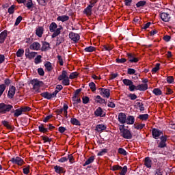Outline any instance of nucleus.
Instances as JSON below:
<instances>
[{
    "label": "nucleus",
    "mask_w": 175,
    "mask_h": 175,
    "mask_svg": "<svg viewBox=\"0 0 175 175\" xmlns=\"http://www.w3.org/2000/svg\"><path fill=\"white\" fill-rule=\"evenodd\" d=\"M62 25H59L55 23V22H52L49 25V31L50 32H53L51 36L52 39L54 38H57L59 35L61 34V30L63 29Z\"/></svg>",
    "instance_id": "1"
},
{
    "label": "nucleus",
    "mask_w": 175,
    "mask_h": 175,
    "mask_svg": "<svg viewBox=\"0 0 175 175\" xmlns=\"http://www.w3.org/2000/svg\"><path fill=\"white\" fill-rule=\"evenodd\" d=\"M120 135L124 139H131L133 137L132 133L128 129H125V125L122 124L119 126Z\"/></svg>",
    "instance_id": "2"
},
{
    "label": "nucleus",
    "mask_w": 175,
    "mask_h": 175,
    "mask_svg": "<svg viewBox=\"0 0 175 175\" xmlns=\"http://www.w3.org/2000/svg\"><path fill=\"white\" fill-rule=\"evenodd\" d=\"M12 109H13V105L10 104H6L4 103H0V114H6V113L10 112Z\"/></svg>",
    "instance_id": "3"
},
{
    "label": "nucleus",
    "mask_w": 175,
    "mask_h": 175,
    "mask_svg": "<svg viewBox=\"0 0 175 175\" xmlns=\"http://www.w3.org/2000/svg\"><path fill=\"white\" fill-rule=\"evenodd\" d=\"M30 84L33 85V90H35L36 92H39V88L43 85V81L34 79L30 81Z\"/></svg>",
    "instance_id": "4"
},
{
    "label": "nucleus",
    "mask_w": 175,
    "mask_h": 175,
    "mask_svg": "<svg viewBox=\"0 0 175 175\" xmlns=\"http://www.w3.org/2000/svg\"><path fill=\"white\" fill-rule=\"evenodd\" d=\"M123 84L124 85H127L129 87V91L133 92L135 91V88H136V85L133 84V82L131 79H124L122 80Z\"/></svg>",
    "instance_id": "5"
},
{
    "label": "nucleus",
    "mask_w": 175,
    "mask_h": 175,
    "mask_svg": "<svg viewBox=\"0 0 175 175\" xmlns=\"http://www.w3.org/2000/svg\"><path fill=\"white\" fill-rule=\"evenodd\" d=\"M10 162H12L14 165H18V166H23V165L25 163V162H24V160L20 157L12 158Z\"/></svg>",
    "instance_id": "6"
},
{
    "label": "nucleus",
    "mask_w": 175,
    "mask_h": 175,
    "mask_svg": "<svg viewBox=\"0 0 175 175\" xmlns=\"http://www.w3.org/2000/svg\"><path fill=\"white\" fill-rule=\"evenodd\" d=\"M99 94L103 98H110V90L106 88H98Z\"/></svg>",
    "instance_id": "7"
},
{
    "label": "nucleus",
    "mask_w": 175,
    "mask_h": 175,
    "mask_svg": "<svg viewBox=\"0 0 175 175\" xmlns=\"http://www.w3.org/2000/svg\"><path fill=\"white\" fill-rule=\"evenodd\" d=\"M152 135L153 139H159V136L163 135V131L158 129H152Z\"/></svg>",
    "instance_id": "8"
},
{
    "label": "nucleus",
    "mask_w": 175,
    "mask_h": 175,
    "mask_svg": "<svg viewBox=\"0 0 175 175\" xmlns=\"http://www.w3.org/2000/svg\"><path fill=\"white\" fill-rule=\"evenodd\" d=\"M14 95H16V87L12 85L9 88V90L8 92V99H13V98H14Z\"/></svg>",
    "instance_id": "9"
},
{
    "label": "nucleus",
    "mask_w": 175,
    "mask_h": 175,
    "mask_svg": "<svg viewBox=\"0 0 175 175\" xmlns=\"http://www.w3.org/2000/svg\"><path fill=\"white\" fill-rule=\"evenodd\" d=\"M106 129H107V126L103 124L96 125L95 131L98 133H102V132H104Z\"/></svg>",
    "instance_id": "10"
},
{
    "label": "nucleus",
    "mask_w": 175,
    "mask_h": 175,
    "mask_svg": "<svg viewBox=\"0 0 175 175\" xmlns=\"http://www.w3.org/2000/svg\"><path fill=\"white\" fill-rule=\"evenodd\" d=\"M69 38L70 39H71V40H72L73 42H79V40H80V36L79 35V33H76L74 32H70L69 33Z\"/></svg>",
    "instance_id": "11"
},
{
    "label": "nucleus",
    "mask_w": 175,
    "mask_h": 175,
    "mask_svg": "<svg viewBox=\"0 0 175 175\" xmlns=\"http://www.w3.org/2000/svg\"><path fill=\"white\" fill-rule=\"evenodd\" d=\"M126 114L121 112L118 115V121L120 124H126Z\"/></svg>",
    "instance_id": "12"
},
{
    "label": "nucleus",
    "mask_w": 175,
    "mask_h": 175,
    "mask_svg": "<svg viewBox=\"0 0 175 175\" xmlns=\"http://www.w3.org/2000/svg\"><path fill=\"white\" fill-rule=\"evenodd\" d=\"M147 90H148V85L147 83L139 84L135 88L136 91H147Z\"/></svg>",
    "instance_id": "13"
},
{
    "label": "nucleus",
    "mask_w": 175,
    "mask_h": 175,
    "mask_svg": "<svg viewBox=\"0 0 175 175\" xmlns=\"http://www.w3.org/2000/svg\"><path fill=\"white\" fill-rule=\"evenodd\" d=\"M170 14L166 12H162L161 14V18L164 23H169L170 21Z\"/></svg>",
    "instance_id": "14"
},
{
    "label": "nucleus",
    "mask_w": 175,
    "mask_h": 175,
    "mask_svg": "<svg viewBox=\"0 0 175 175\" xmlns=\"http://www.w3.org/2000/svg\"><path fill=\"white\" fill-rule=\"evenodd\" d=\"M6 38H8V30H4L0 33V44L5 43Z\"/></svg>",
    "instance_id": "15"
},
{
    "label": "nucleus",
    "mask_w": 175,
    "mask_h": 175,
    "mask_svg": "<svg viewBox=\"0 0 175 175\" xmlns=\"http://www.w3.org/2000/svg\"><path fill=\"white\" fill-rule=\"evenodd\" d=\"M102 114H103V109L99 107L94 111V116L96 117H106V113H104L103 115Z\"/></svg>",
    "instance_id": "16"
},
{
    "label": "nucleus",
    "mask_w": 175,
    "mask_h": 175,
    "mask_svg": "<svg viewBox=\"0 0 175 175\" xmlns=\"http://www.w3.org/2000/svg\"><path fill=\"white\" fill-rule=\"evenodd\" d=\"M144 165L148 169H151L152 166V160L150 158V157H147L144 159Z\"/></svg>",
    "instance_id": "17"
},
{
    "label": "nucleus",
    "mask_w": 175,
    "mask_h": 175,
    "mask_svg": "<svg viewBox=\"0 0 175 175\" xmlns=\"http://www.w3.org/2000/svg\"><path fill=\"white\" fill-rule=\"evenodd\" d=\"M127 57L129 59V62L134 64H137L139 62V58L135 57V56L132 53H127Z\"/></svg>",
    "instance_id": "18"
},
{
    "label": "nucleus",
    "mask_w": 175,
    "mask_h": 175,
    "mask_svg": "<svg viewBox=\"0 0 175 175\" xmlns=\"http://www.w3.org/2000/svg\"><path fill=\"white\" fill-rule=\"evenodd\" d=\"M30 50H36L38 51V50H40V43L38 42H34L29 46Z\"/></svg>",
    "instance_id": "19"
},
{
    "label": "nucleus",
    "mask_w": 175,
    "mask_h": 175,
    "mask_svg": "<svg viewBox=\"0 0 175 175\" xmlns=\"http://www.w3.org/2000/svg\"><path fill=\"white\" fill-rule=\"evenodd\" d=\"M51 49V47H50V43L46 41L42 42V46L41 47L42 51H47Z\"/></svg>",
    "instance_id": "20"
},
{
    "label": "nucleus",
    "mask_w": 175,
    "mask_h": 175,
    "mask_svg": "<svg viewBox=\"0 0 175 175\" xmlns=\"http://www.w3.org/2000/svg\"><path fill=\"white\" fill-rule=\"evenodd\" d=\"M68 77V72H66V70H62V75L57 77V80H59V81H62V80H65V79H67Z\"/></svg>",
    "instance_id": "21"
},
{
    "label": "nucleus",
    "mask_w": 175,
    "mask_h": 175,
    "mask_svg": "<svg viewBox=\"0 0 175 175\" xmlns=\"http://www.w3.org/2000/svg\"><path fill=\"white\" fill-rule=\"evenodd\" d=\"M44 31V29L40 26H38L36 29V35H37L38 38H42Z\"/></svg>",
    "instance_id": "22"
},
{
    "label": "nucleus",
    "mask_w": 175,
    "mask_h": 175,
    "mask_svg": "<svg viewBox=\"0 0 175 175\" xmlns=\"http://www.w3.org/2000/svg\"><path fill=\"white\" fill-rule=\"evenodd\" d=\"M126 124L127 125H133L135 124V117L133 116H127Z\"/></svg>",
    "instance_id": "23"
},
{
    "label": "nucleus",
    "mask_w": 175,
    "mask_h": 175,
    "mask_svg": "<svg viewBox=\"0 0 175 175\" xmlns=\"http://www.w3.org/2000/svg\"><path fill=\"white\" fill-rule=\"evenodd\" d=\"M69 21V16L68 15H62L59 16L57 18V21H62V23H65V21Z\"/></svg>",
    "instance_id": "24"
},
{
    "label": "nucleus",
    "mask_w": 175,
    "mask_h": 175,
    "mask_svg": "<svg viewBox=\"0 0 175 175\" xmlns=\"http://www.w3.org/2000/svg\"><path fill=\"white\" fill-rule=\"evenodd\" d=\"M1 124H3V126L7 128V129H10V131H14V126H10V124H9V122H8L6 120H3L1 122Z\"/></svg>",
    "instance_id": "25"
},
{
    "label": "nucleus",
    "mask_w": 175,
    "mask_h": 175,
    "mask_svg": "<svg viewBox=\"0 0 175 175\" xmlns=\"http://www.w3.org/2000/svg\"><path fill=\"white\" fill-rule=\"evenodd\" d=\"M96 102H97V103H100V105H103V104L106 105V103H107V102H106V99L103 98L99 95L96 96Z\"/></svg>",
    "instance_id": "26"
},
{
    "label": "nucleus",
    "mask_w": 175,
    "mask_h": 175,
    "mask_svg": "<svg viewBox=\"0 0 175 175\" xmlns=\"http://www.w3.org/2000/svg\"><path fill=\"white\" fill-rule=\"evenodd\" d=\"M38 131L42 133H47V132H49V129L44 127V124H41L40 126H38Z\"/></svg>",
    "instance_id": "27"
},
{
    "label": "nucleus",
    "mask_w": 175,
    "mask_h": 175,
    "mask_svg": "<svg viewBox=\"0 0 175 175\" xmlns=\"http://www.w3.org/2000/svg\"><path fill=\"white\" fill-rule=\"evenodd\" d=\"M95 161V157L94 156H91L88 158V159L83 164V166H87L88 165H90Z\"/></svg>",
    "instance_id": "28"
},
{
    "label": "nucleus",
    "mask_w": 175,
    "mask_h": 175,
    "mask_svg": "<svg viewBox=\"0 0 175 175\" xmlns=\"http://www.w3.org/2000/svg\"><path fill=\"white\" fill-rule=\"evenodd\" d=\"M109 152V149L107 148H103L101 149L98 153L97 156L98 157H103V155H105V154H107Z\"/></svg>",
    "instance_id": "29"
},
{
    "label": "nucleus",
    "mask_w": 175,
    "mask_h": 175,
    "mask_svg": "<svg viewBox=\"0 0 175 175\" xmlns=\"http://www.w3.org/2000/svg\"><path fill=\"white\" fill-rule=\"evenodd\" d=\"M44 67L46 69L47 72H51V70H53V65H51V63L50 62H46L44 64Z\"/></svg>",
    "instance_id": "30"
},
{
    "label": "nucleus",
    "mask_w": 175,
    "mask_h": 175,
    "mask_svg": "<svg viewBox=\"0 0 175 175\" xmlns=\"http://www.w3.org/2000/svg\"><path fill=\"white\" fill-rule=\"evenodd\" d=\"M54 170L55 173H57L58 174H61V173H64V167L55 165L54 167Z\"/></svg>",
    "instance_id": "31"
},
{
    "label": "nucleus",
    "mask_w": 175,
    "mask_h": 175,
    "mask_svg": "<svg viewBox=\"0 0 175 175\" xmlns=\"http://www.w3.org/2000/svg\"><path fill=\"white\" fill-rule=\"evenodd\" d=\"M40 95L42 98H44V99H48L49 100L51 99L50 92H42L40 94Z\"/></svg>",
    "instance_id": "32"
},
{
    "label": "nucleus",
    "mask_w": 175,
    "mask_h": 175,
    "mask_svg": "<svg viewBox=\"0 0 175 175\" xmlns=\"http://www.w3.org/2000/svg\"><path fill=\"white\" fill-rule=\"evenodd\" d=\"M70 123L72 125H78V126H80V125H81V124L80 123V121H79V120L75 118H72L70 119Z\"/></svg>",
    "instance_id": "33"
},
{
    "label": "nucleus",
    "mask_w": 175,
    "mask_h": 175,
    "mask_svg": "<svg viewBox=\"0 0 175 175\" xmlns=\"http://www.w3.org/2000/svg\"><path fill=\"white\" fill-rule=\"evenodd\" d=\"M72 105L73 106L77 107V105H79V103H81V99L79 98V97H77V98H72Z\"/></svg>",
    "instance_id": "34"
},
{
    "label": "nucleus",
    "mask_w": 175,
    "mask_h": 175,
    "mask_svg": "<svg viewBox=\"0 0 175 175\" xmlns=\"http://www.w3.org/2000/svg\"><path fill=\"white\" fill-rule=\"evenodd\" d=\"M147 5V1H139L136 3L137 8H143Z\"/></svg>",
    "instance_id": "35"
},
{
    "label": "nucleus",
    "mask_w": 175,
    "mask_h": 175,
    "mask_svg": "<svg viewBox=\"0 0 175 175\" xmlns=\"http://www.w3.org/2000/svg\"><path fill=\"white\" fill-rule=\"evenodd\" d=\"M148 114H140L137 117L139 120H142V121H147L148 120Z\"/></svg>",
    "instance_id": "36"
},
{
    "label": "nucleus",
    "mask_w": 175,
    "mask_h": 175,
    "mask_svg": "<svg viewBox=\"0 0 175 175\" xmlns=\"http://www.w3.org/2000/svg\"><path fill=\"white\" fill-rule=\"evenodd\" d=\"M118 154H120V155H124V157H126V155H128V152H126V150H125V149L122 148H119L118 149Z\"/></svg>",
    "instance_id": "37"
},
{
    "label": "nucleus",
    "mask_w": 175,
    "mask_h": 175,
    "mask_svg": "<svg viewBox=\"0 0 175 175\" xmlns=\"http://www.w3.org/2000/svg\"><path fill=\"white\" fill-rule=\"evenodd\" d=\"M152 92L156 95V96H159L162 95V91L159 88L153 89Z\"/></svg>",
    "instance_id": "38"
},
{
    "label": "nucleus",
    "mask_w": 175,
    "mask_h": 175,
    "mask_svg": "<svg viewBox=\"0 0 175 175\" xmlns=\"http://www.w3.org/2000/svg\"><path fill=\"white\" fill-rule=\"evenodd\" d=\"M89 87L92 92H95L96 91V85H95V83H89Z\"/></svg>",
    "instance_id": "39"
},
{
    "label": "nucleus",
    "mask_w": 175,
    "mask_h": 175,
    "mask_svg": "<svg viewBox=\"0 0 175 175\" xmlns=\"http://www.w3.org/2000/svg\"><path fill=\"white\" fill-rule=\"evenodd\" d=\"M23 115V112L21 111V109L19 108V109H15V113H14V117H20V116H22Z\"/></svg>",
    "instance_id": "40"
},
{
    "label": "nucleus",
    "mask_w": 175,
    "mask_h": 175,
    "mask_svg": "<svg viewBox=\"0 0 175 175\" xmlns=\"http://www.w3.org/2000/svg\"><path fill=\"white\" fill-rule=\"evenodd\" d=\"M95 50H96L95 47L92 46H90L85 48L84 51H85V53H92L93 51H95Z\"/></svg>",
    "instance_id": "41"
},
{
    "label": "nucleus",
    "mask_w": 175,
    "mask_h": 175,
    "mask_svg": "<svg viewBox=\"0 0 175 175\" xmlns=\"http://www.w3.org/2000/svg\"><path fill=\"white\" fill-rule=\"evenodd\" d=\"M146 126L145 124H134L133 128L135 129H138V130H142L143 128Z\"/></svg>",
    "instance_id": "42"
},
{
    "label": "nucleus",
    "mask_w": 175,
    "mask_h": 175,
    "mask_svg": "<svg viewBox=\"0 0 175 175\" xmlns=\"http://www.w3.org/2000/svg\"><path fill=\"white\" fill-rule=\"evenodd\" d=\"M5 90H6V85L3 83L0 84V97L2 96L3 92H5Z\"/></svg>",
    "instance_id": "43"
},
{
    "label": "nucleus",
    "mask_w": 175,
    "mask_h": 175,
    "mask_svg": "<svg viewBox=\"0 0 175 175\" xmlns=\"http://www.w3.org/2000/svg\"><path fill=\"white\" fill-rule=\"evenodd\" d=\"M62 42H64V38L61 36L57 37L56 44H55L56 47H58V46H59V44H61Z\"/></svg>",
    "instance_id": "44"
},
{
    "label": "nucleus",
    "mask_w": 175,
    "mask_h": 175,
    "mask_svg": "<svg viewBox=\"0 0 175 175\" xmlns=\"http://www.w3.org/2000/svg\"><path fill=\"white\" fill-rule=\"evenodd\" d=\"M79 77V72H71L70 76L68 77L71 80H73V79H76Z\"/></svg>",
    "instance_id": "45"
},
{
    "label": "nucleus",
    "mask_w": 175,
    "mask_h": 175,
    "mask_svg": "<svg viewBox=\"0 0 175 175\" xmlns=\"http://www.w3.org/2000/svg\"><path fill=\"white\" fill-rule=\"evenodd\" d=\"M126 172H128V167L124 165L123 167H122L120 175H126Z\"/></svg>",
    "instance_id": "46"
},
{
    "label": "nucleus",
    "mask_w": 175,
    "mask_h": 175,
    "mask_svg": "<svg viewBox=\"0 0 175 175\" xmlns=\"http://www.w3.org/2000/svg\"><path fill=\"white\" fill-rule=\"evenodd\" d=\"M69 79H70L69 77H68L65 79L62 80V83L63 84V85H70V80H69Z\"/></svg>",
    "instance_id": "47"
},
{
    "label": "nucleus",
    "mask_w": 175,
    "mask_h": 175,
    "mask_svg": "<svg viewBox=\"0 0 175 175\" xmlns=\"http://www.w3.org/2000/svg\"><path fill=\"white\" fill-rule=\"evenodd\" d=\"M40 62H42V55H39L35 58L34 64L38 65V64H40Z\"/></svg>",
    "instance_id": "48"
},
{
    "label": "nucleus",
    "mask_w": 175,
    "mask_h": 175,
    "mask_svg": "<svg viewBox=\"0 0 175 175\" xmlns=\"http://www.w3.org/2000/svg\"><path fill=\"white\" fill-rule=\"evenodd\" d=\"M81 92V88L77 89L75 92V94L73 95V96L72 97V98L74 99H77L79 94H80Z\"/></svg>",
    "instance_id": "49"
},
{
    "label": "nucleus",
    "mask_w": 175,
    "mask_h": 175,
    "mask_svg": "<svg viewBox=\"0 0 175 175\" xmlns=\"http://www.w3.org/2000/svg\"><path fill=\"white\" fill-rule=\"evenodd\" d=\"M37 55L38 52H31L26 58H29V59H32L36 57Z\"/></svg>",
    "instance_id": "50"
},
{
    "label": "nucleus",
    "mask_w": 175,
    "mask_h": 175,
    "mask_svg": "<svg viewBox=\"0 0 175 175\" xmlns=\"http://www.w3.org/2000/svg\"><path fill=\"white\" fill-rule=\"evenodd\" d=\"M84 14H88V16H91L92 14V10L88 7L84 9Z\"/></svg>",
    "instance_id": "51"
},
{
    "label": "nucleus",
    "mask_w": 175,
    "mask_h": 175,
    "mask_svg": "<svg viewBox=\"0 0 175 175\" xmlns=\"http://www.w3.org/2000/svg\"><path fill=\"white\" fill-rule=\"evenodd\" d=\"M15 8H16L15 5H11L8 10V12L9 13V14H13V13H14Z\"/></svg>",
    "instance_id": "52"
},
{
    "label": "nucleus",
    "mask_w": 175,
    "mask_h": 175,
    "mask_svg": "<svg viewBox=\"0 0 175 175\" xmlns=\"http://www.w3.org/2000/svg\"><path fill=\"white\" fill-rule=\"evenodd\" d=\"M107 106L111 109H114V107H116V104L113 103V99L110 98V100H109Z\"/></svg>",
    "instance_id": "53"
},
{
    "label": "nucleus",
    "mask_w": 175,
    "mask_h": 175,
    "mask_svg": "<svg viewBox=\"0 0 175 175\" xmlns=\"http://www.w3.org/2000/svg\"><path fill=\"white\" fill-rule=\"evenodd\" d=\"M24 55V49H19L17 52H16V57H23Z\"/></svg>",
    "instance_id": "54"
},
{
    "label": "nucleus",
    "mask_w": 175,
    "mask_h": 175,
    "mask_svg": "<svg viewBox=\"0 0 175 175\" xmlns=\"http://www.w3.org/2000/svg\"><path fill=\"white\" fill-rule=\"evenodd\" d=\"M161 66V64L159 63H157L156 65H155V67H154L152 69V72H153V73H157L158 72V70H159V67Z\"/></svg>",
    "instance_id": "55"
},
{
    "label": "nucleus",
    "mask_w": 175,
    "mask_h": 175,
    "mask_svg": "<svg viewBox=\"0 0 175 175\" xmlns=\"http://www.w3.org/2000/svg\"><path fill=\"white\" fill-rule=\"evenodd\" d=\"M167 83L168 84H173L174 83V77L170 76L167 77Z\"/></svg>",
    "instance_id": "56"
},
{
    "label": "nucleus",
    "mask_w": 175,
    "mask_h": 175,
    "mask_svg": "<svg viewBox=\"0 0 175 175\" xmlns=\"http://www.w3.org/2000/svg\"><path fill=\"white\" fill-rule=\"evenodd\" d=\"M22 113H27V111H31V107H23L20 108Z\"/></svg>",
    "instance_id": "57"
},
{
    "label": "nucleus",
    "mask_w": 175,
    "mask_h": 175,
    "mask_svg": "<svg viewBox=\"0 0 175 175\" xmlns=\"http://www.w3.org/2000/svg\"><path fill=\"white\" fill-rule=\"evenodd\" d=\"M121 169H122V167L118 165H113L111 167V170L113 172H116V170H121Z\"/></svg>",
    "instance_id": "58"
},
{
    "label": "nucleus",
    "mask_w": 175,
    "mask_h": 175,
    "mask_svg": "<svg viewBox=\"0 0 175 175\" xmlns=\"http://www.w3.org/2000/svg\"><path fill=\"white\" fill-rule=\"evenodd\" d=\"M41 137L42 140H44V143H51L52 141V139L47 136H42Z\"/></svg>",
    "instance_id": "59"
},
{
    "label": "nucleus",
    "mask_w": 175,
    "mask_h": 175,
    "mask_svg": "<svg viewBox=\"0 0 175 175\" xmlns=\"http://www.w3.org/2000/svg\"><path fill=\"white\" fill-rule=\"evenodd\" d=\"M25 5L27 7V9L29 10V9H32V6H33V3H32V0H29Z\"/></svg>",
    "instance_id": "60"
},
{
    "label": "nucleus",
    "mask_w": 175,
    "mask_h": 175,
    "mask_svg": "<svg viewBox=\"0 0 175 175\" xmlns=\"http://www.w3.org/2000/svg\"><path fill=\"white\" fill-rule=\"evenodd\" d=\"M116 62L117 64H125V62H126V59H125V58H121V59L117 58L116 59Z\"/></svg>",
    "instance_id": "61"
},
{
    "label": "nucleus",
    "mask_w": 175,
    "mask_h": 175,
    "mask_svg": "<svg viewBox=\"0 0 175 175\" xmlns=\"http://www.w3.org/2000/svg\"><path fill=\"white\" fill-rule=\"evenodd\" d=\"M22 20H23V16H19L16 18V21H15L14 26H15V27H17V25H18V24H20V23H21V21H22Z\"/></svg>",
    "instance_id": "62"
},
{
    "label": "nucleus",
    "mask_w": 175,
    "mask_h": 175,
    "mask_svg": "<svg viewBox=\"0 0 175 175\" xmlns=\"http://www.w3.org/2000/svg\"><path fill=\"white\" fill-rule=\"evenodd\" d=\"M136 73V70L133 69V68H128L127 69V74L128 75H135Z\"/></svg>",
    "instance_id": "63"
},
{
    "label": "nucleus",
    "mask_w": 175,
    "mask_h": 175,
    "mask_svg": "<svg viewBox=\"0 0 175 175\" xmlns=\"http://www.w3.org/2000/svg\"><path fill=\"white\" fill-rule=\"evenodd\" d=\"M38 73L40 76H44V70L42 68L38 69Z\"/></svg>",
    "instance_id": "64"
}]
</instances>
